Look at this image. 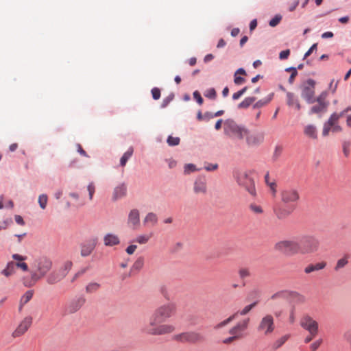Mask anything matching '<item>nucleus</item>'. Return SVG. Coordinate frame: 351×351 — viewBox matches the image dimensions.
<instances>
[{
  "label": "nucleus",
  "mask_w": 351,
  "mask_h": 351,
  "mask_svg": "<svg viewBox=\"0 0 351 351\" xmlns=\"http://www.w3.org/2000/svg\"><path fill=\"white\" fill-rule=\"evenodd\" d=\"M152 95L154 99L157 100L160 97V90L158 88H154L152 90Z\"/></svg>",
  "instance_id": "55"
},
{
  "label": "nucleus",
  "mask_w": 351,
  "mask_h": 351,
  "mask_svg": "<svg viewBox=\"0 0 351 351\" xmlns=\"http://www.w3.org/2000/svg\"><path fill=\"white\" fill-rule=\"evenodd\" d=\"M40 279H41V278H40L38 276V273L36 271H32L31 273V276H27L23 278V283L24 286L26 287H32Z\"/></svg>",
  "instance_id": "22"
},
{
  "label": "nucleus",
  "mask_w": 351,
  "mask_h": 351,
  "mask_svg": "<svg viewBox=\"0 0 351 351\" xmlns=\"http://www.w3.org/2000/svg\"><path fill=\"white\" fill-rule=\"evenodd\" d=\"M104 245L106 246H114L119 244L120 240L119 237L111 233L106 234L104 237Z\"/></svg>",
  "instance_id": "24"
},
{
  "label": "nucleus",
  "mask_w": 351,
  "mask_h": 351,
  "mask_svg": "<svg viewBox=\"0 0 351 351\" xmlns=\"http://www.w3.org/2000/svg\"><path fill=\"white\" fill-rule=\"evenodd\" d=\"M315 82L308 79L303 85L302 89V97L308 103L313 104L315 101Z\"/></svg>",
  "instance_id": "9"
},
{
  "label": "nucleus",
  "mask_w": 351,
  "mask_h": 351,
  "mask_svg": "<svg viewBox=\"0 0 351 351\" xmlns=\"http://www.w3.org/2000/svg\"><path fill=\"white\" fill-rule=\"evenodd\" d=\"M175 328L172 325H160L157 327L147 328L146 332L152 335H160L173 332Z\"/></svg>",
  "instance_id": "16"
},
{
  "label": "nucleus",
  "mask_w": 351,
  "mask_h": 351,
  "mask_svg": "<svg viewBox=\"0 0 351 351\" xmlns=\"http://www.w3.org/2000/svg\"><path fill=\"white\" fill-rule=\"evenodd\" d=\"M204 96L210 99H215L217 97L216 90L215 88H210L205 91Z\"/></svg>",
  "instance_id": "45"
},
{
  "label": "nucleus",
  "mask_w": 351,
  "mask_h": 351,
  "mask_svg": "<svg viewBox=\"0 0 351 351\" xmlns=\"http://www.w3.org/2000/svg\"><path fill=\"white\" fill-rule=\"evenodd\" d=\"M218 168L217 164H206L204 166V169L208 171H215Z\"/></svg>",
  "instance_id": "61"
},
{
  "label": "nucleus",
  "mask_w": 351,
  "mask_h": 351,
  "mask_svg": "<svg viewBox=\"0 0 351 351\" xmlns=\"http://www.w3.org/2000/svg\"><path fill=\"white\" fill-rule=\"evenodd\" d=\"M193 95L194 99L197 101L198 104L202 105L203 104L204 100L200 93L197 90H195Z\"/></svg>",
  "instance_id": "56"
},
{
  "label": "nucleus",
  "mask_w": 351,
  "mask_h": 351,
  "mask_svg": "<svg viewBox=\"0 0 351 351\" xmlns=\"http://www.w3.org/2000/svg\"><path fill=\"white\" fill-rule=\"evenodd\" d=\"M350 142L349 141H344L342 145L343 148V152L346 157H348L350 154Z\"/></svg>",
  "instance_id": "48"
},
{
  "label": "nucleus",
  "mask_w": 351,
  "mask_h": 351,
  "mask_svg": "<svg viewBox=\"0 0 351 351\" xmlns=\"http://www.w3.org/2000/svg\"><path fill=\"white\" fill-rule=\"evenodd\" d=\"M304 135L311 139H317V130L315 125L313 124H308L304 128Z\"/></svg>",
  "instance_id": "21"
},
{
  "label": "nucleus",
  "mask_w": 351,
  "mask_h": 351,
  "mask_svg": "<svg viewBox=\"0 0 351 351\" xmlns=\"http://www.w3.org/2000/svg\"><path fill=\"white\" fill-rule=\"evenodd\" d=\"M15 269H16L15 262L10 261V262L8 263L6 267L2 271L1 273L4 276L8 277L14 273Z\"/></svg>",
  "instance_id": "29"
},
{
  "label": "nucleus",
  "mask_w": 351,
  "mask_h": 351,
  "mask_svg": "<svg viewBox=\"0 0 351 351\" xmlns=\"http://www.w3.org/2000/svg\"><path fill=\"white\" fill-rule=\"evenodd\" d=\"M100 287V285L97 282H90L86 287V291L88 293L97 291Z\"/></svg>",
  "instance_id": "41"
},
{
  "label": "nucleus",
  "mask_w": 351,
  "mask_h": 351,
  "mask_svg": "<svg viewBox=\"0 0 351 351\" xmlns=\"http://www.w3.org/2000/svg\"><path fill=\"white\" fill-rule=\"evenodd\" d=\"M86 302V299L83 295L74 298L71 301L68 306V311L69 313L77 312Z\"/></svg>",
  "instance_id": "19"
},
{
  "label": "nucleus",
  "mask_w": 351,
  "mask_h": 351,
  "mask_svg": "<svg viewBox=\"0 0 351 351\" xmlns=\"http://www.w3.org/2000/svg\"><path fill=\"white\" fill-rule=\"evenodd\" d=\"M251 210L256 213H261L263 212L262 208L260 206L256 204H252L250 206Z\"/></svg>",
  "instance_id": "64"
},
{
  "label": "nucleus",
  "mask_w": 351,
  "mask_h": 351,
  "mask_svg": "<svg viewBox=\"0 0 351 351\" xmlns=\"http://www.w3.org/2000/svg\"><path fill=\"white\" fill-rule=\"evenodd\" d=\"M47 201H48V197H47V195L42 194V195H39L38 202L40 207L42 209H45L46 208Z\"/></svg>",
  "instance_id": "42"
},
{
  "label": "nucleus",
  "mask_w": 351,
  "mask_h": 351,
  "mask_svg": "<svg viewBox=\"0 0 351 351\" xmlns=\"http://www.w3.org/2000/svg\"><path fill=\"white\" fill-rule=\"evenodd\" d=\"M174 95L173 94L169 95L168 97H165L161 104L162 108H165L168 106V104L173 100Z\"/></svg>",
  "instance_id": "52"
},
{
  "label": "nucleus",
  "mask_w": 351,
  "mask_h": 351,
  "mask_svg": "<svg viewBox=\"0 0 351 351\" xmlns=\"http://www.w3.org/2000/svg\"><path fill=\"white\" fill-rule=\"evenodd\" d=\"M250 271L247 268H241L239 270V276L241 280H244L245 278L250 276Z\"/></svg>",
  "instance_id": "46"
},
{
  "label": "nucleus",
  "mask_w": 351,
  "mask_h": 351,
  "mask_svg": "<svg viewBox=\"0 0 351 351\" xmlns=\"http://www.w3.org/2000/svg\"><path fill=\"white\" fill-rule=\"evenodd\" d=\"M301 326L308 331L312 335H317L318 332V323L308 315H304L300 321Z\"/></svg>",
  "instance_id": "11"
},
{
  "label": "nucleus",
  "mask_w": 351,
  "mask_h": 351,
  "mask_svg": "<svg viewBox=\"0 0 351 351\" xmlns=\"http://www.w3.org/2000/svg\"><path fill=\"white\" fill-rule=\"evenodd\" d=\"M282 17L281 16L276 15L274 18H273L269 23L271 27L276 26L280 21Z\"/></svg>",
  "instance_id": "53"
},
{
  "label": "nucleus",
  "mask_w": 351,
  "mask_h": 351,
  "mask_svg": "<svg viewBox=\"0 0 351 351\" xmlns=\"http://www.w3.org/2000/svg\"><path fill=\"white\" fill-rule=\"evenodd\" d=\"M250 322V319H245L242 322H238L234 327L231 328L228 332L232 335H239V339L243 337V332H244Z\"/></svg>",
  "instance_id": "17"
},
{
  "label": "nucleus",
  "mask_w": 351,
  "mask_h": 351,
  "mask_svg": "<svg viewBox=\"0 0 351 351\" xmlns=\"http://www.w3.org/2000/svg\"><path fill=\"white\" fill-rule=\"evenodd\" d=\"M140 217V213L138 210L137 209H132L128 215L129 219H138Z\"/></svg>",
  "instance_id": "50"
},
{
  "label": "nucleus",
  "mask_w": 351,
  "mask_h": 351,
  "mask_svg": "<svg viewBox=\"0 0 351 351\" xmlns=\"http://www.w3.org/2000/svg\"><path fill=\"white\" fill-rule=\"evenodd\" d=\"M272 97H273V94H270L267 98H265L263 99H261V100L258 101L253 106L254 108H261V107L267 105L272 99Z\"/></svg>",
  "instance_id": "37"
},
{
  "label": "nucleus",
  "mask_w": 351,
  "mask_h": 351,
  "mask_svg": "<svg viewBox=\"0 0 351 351\" xmlns=\"http://www.w3.org/2000/svg\"><path fill=\"white\" fill-rule=\"evenodd\" d=\"M287 104L289 106H295V108H297V110L300 109V105L298 103V100L296 99L293 93H287Z\"/></svg>",
  "instance_id": "30"
},
{
  "label": "nucleus",
  "mask_w": 351,
  "mask_h": 351,
  "mask_svg": "<svg viewBox=\"0 0 351 351\" xmlns=\"http://www.w3.org/2000/svg\"><path fill=\"white\" fill-rule=\"evenodd\" d=\"M290 303L302 304L305 302V297L300 293L294 291H289V299L287 300Z\"/></svg>",
  "instance_id": "23"
},
{
  "label": "nucleus",
  "mask_w": 351,
  "mask_h": 351,
  "mask_svg": "<svg viewBox=\"0 0 351 351\" xmlns=\"http://www.w3.org/2000/svg\"><path fill=\"white\" fill-rule=\"evenodd\" d=\"M258 304V300H256L250 304H248L245 306L242 310L238 311L237 312L234 313V314H237V316L238 315H247L252 309H253L257 304Z\"/></svg>",
  "instance_id": "31"
},
{
  "label": "nucleus",
  "mask_w": 351,
  "mask_h": 351,
  "mask_svg": "<svg viewBox=\"0 0 351 351\" xmlns=\"http://www.w3.org/2000/svg\"><path fill=\"white\" fill-rule=\"evenodd\" d=\"M33 294L34 291L32 290L26 291L21 299L20 302L21 303V306L27 304L32 298Z\"/></svg>",
  "instance_id": "40"
},
{
  "label": "nucleus",
  "mask_w": 351,
  "mask_h": 351,
  "mask_svg": "<svg viewBox=\"0 0 351 351\" xmlns=\"http://www.w3.org/2000/svg\"><path fill=\"white\" fill-rule=\"evenodd\" d=\"M322 343V339H321L313 342L310 346L311 351H316V350L320 346Z\"/></svg>",
  "instance_id": "59"
},
{
  "label": "nucleus",
  "mask_w": 351,
  "mask_h": 351,
  "mask_svg": "<svg viewBox=\"0 0 351 351\" xmlns=\"http://www.w3.org/2000/svg\"><path fill=\"white\" fill-rule=\"evenodd\" d=\"M281 202L286 205L280 206L274 209L276 217L279 219L288 218L295 209V205L300 199V195L296 189L287 188L280 192Z\"/></svg>",
  "instance_id": "1"
},
{
  "label": "nucleus",
  "mask_w": 351,
  "mask_h": 351,
  "mask_svg": "<svg viewBox=\"0 0 351 351\" xmlns=\"http://www.w3.org/2000/svg\"><path fill=\"white\" fill-rule=\"evenodd\" d=\"M267 186L269 188V190L273 197H276L277 193V184L275 180H272L271 182L267 184Z\"/></svg>",
  "instance_id": "43"
},
{
  "label": "nucleus",
  "mask_w": 351,
  "mask_h": 351,
  "mask_svg": "<svg viewBox=\"0 0 351 351\" xmlns=\"http://www.w3.org/2000/svg\"><path fill=\"white\" fill-rule=\"evenodd\" d=\"M326 92H323L319 95V96L317 99H315V101L317 102V104L314 105L311 108L310 110V114H318L326 111L328 105V103L326 101Z\"/></svg>",
  "instance_id": "13"
},
{
  "label": "nucleus",
  "mask_w": 351,
  "mask_h": 351,
  "mask_svg": "<svg viewBox=\"0 0 351 351\" xmlns=\"http://www.w3.org/2000/svg\"><path fill=\"white\" fill-rule=\"evenodd\" d=\"M348 258L349 255L346 254L343 258L339 259L335 267H334V269L337 271L340 269L343 268L348 263Z\"/></svg>",
  "instance_id": "34"
},
{
  "label": "nucleus",
  "mask_w": 351,
  "mask_h": 351,
  "mask_svg": "<svg viewBox=\"0 0 351 351\" xmlns=\"http://www.w3.org/2000/svg\"><path fill=\"white\" fill-rule=\"evenodd\" d=\"M299 252L301 254H311L315 252L319 247V241L313 236H304L299 241Z\"/></svg>",
  "instance_id": "5"
},
{
  "label": "nucleus",
  "mask_w": 351,
  "mask_h": 351,
  "mask_svg": "<svg viewBox=\"0 0 351 351\" xmlns=\"http://www.w3.org/2000/svg\"><path fill=\"white\" fill-rule=\"evenodd\" d=\"M317 43L313 44L311 47V48L306 52V53L304 54V58H307L313 53V51L317 50Z\"/></svg>",
  "instance_id": "63"
},
{
  "label": "nucleus",
  "mask_w": 351,
  "mask_h": 351,
  "mask_svg": "<svg viewBox=\"0 0 351 351\" xmlns=\"http://www.w3.org/2000/svg\"><path fill=\"white\" fill-rule=\"evenodd\" d=\"M15 267L16 268H21L24 271H27L29 269L27 264L24 262L15 263Z\"/></svg>",
  "instance_id": "57"
},
{
  "label": "nucleus",
  "mask_w": 351,
  "mask_h": 351,
  "mask_svg": "<svg viewBox=\"0 0 351 351\" xmlns=\"http://www.w3.org/2000/svg\"><path fill=\"white\" fill-rule=\"evenodd\" d=\"M176 307L173 304H165L157 308L150 317L149 324L151 326H156L159 324L165 322L175 312Z\"/></svg>",
  "instance_id": "2"
},
{
  "label": "nucleus",
  "mask_w": 351,
  "mask_h": 351,
  "mask_svg": "<svg viewBox=\"0 0 351 351\" xmlns=\"http://www.w3.org/2000/svg\"><path fill=\"white\" fill-rule=\"evenodd\" d=\"M183 247V243L181 242L176 243L171 249V252L173 254L180 252Z\"/></svg>",
  "instance_id": "51"
},
{
  "label": "nucleus",
  "mask_w": 351,
  "mask_h": 351,
  "mask_svg": "<svg viewBox=\"0 0 351 351\" xmlns=\"http://www.w3.org/2000/svg\"><path fill=\"white\" fill-rule=\"evenodd\" d=\"M289 54H290L289 49L282 51L279 54V58L281 60L287 59V58H288Z\"/></svg>",
  "instance_id": "62"
},
{
  "label": "nucleus",
  "mask_w": 351,
  "mask_h": 351,
  "mask_svg": "<svg viewBox=\"0 0 351 351\" xmlns=\"http://www.w3.org/2000/svg\"><path fill=\"white\" fill-rule=\"evenodd\" d=\"M34 267L40 278L44 277L52 267V261L47 256H40L34 262Z\"/></svg>",
  "instance_id": "7"
},
{
  "label": "nucleus",
  "mask_w": 351,
  "mask_h": 351,
  "mask_svg": "<svg viewBox=\"0 0 351 351\" xmlns=\"http://www.w3.org/2000/svg\"><path fill=\"white\" fill-rule=\"evenodd\" d=\"M143 265H144V258L143 256H140L136 259V261L133 264V265L131 268V270L132 271H133V270L139 271L143 267Z\"/></svg>",
  "instance_id": "39"
},
{
  "label": "nucleus",
  "mask_w": 351,
  "mask_h": 351,
  "mask_svg": "<svg viewBox=\"0 0 351 351\" xmlns=\"http://www.w3.org/2000/svg\"><path fill=\"white\" fill-rule=\"evenodd\" d=\"M244 139L247 145L251 147L258 146L264 141V134L261 132H252L247 129V134L245 136Z\"/></svg>",
  "instance_id": "15"
},
{
  "label": "nucleus",
  "mask_w": 351,
  "mask_h": 351,
  "mask_svg": "<svg viewBox=\"0 0 351 351\" xmlns=\"http://www.w3.org/2000/svg\"><path fill=\"white\" fill-rule=\"evenodd\" d=\"M152 236V233H151L149 235H140L138 236L134 241L140 244H145L149 241Z\"/></svg>",
  "instance_id": "44"
},
{
  "label": "nucleus",
  "mask_w": 351,
  "mask_h": 351,
  "mask_svg": "<svg viewBox=\"0 0 351 351\" xmlns=\"http://www.w3.org/2000/svg\"><path fill=\"white\" fill-rule=\"evenodd\" d=\"M275 250L288 256L299 252V243L296 241H281L276 243Z\"/></svg>",
  "instance_id": "6"
},
{
  "label": "nucleus",
  "mask_w": 351,
  "mask_h": 351,
  "mask_svg": "<svg viewBox=\"0 0 351 351\" xmlns=\"http://www.w3.org/2000/svg\"><path fill=\"white\" fill-rule=\"evenodd\" d=\"M342 128L337 123L335 116H330L327 121L324 123L322 134L324 137L329 135L330 132L333 133L339 132Z\"/></svg>",
  "instance_id": "10"
},
{
  "label": "nucleus",
  "mask_w": 351,
  "mask_h": 351,
  "mask_svg": "<svg viewBox=\"0 0 351 351\" xmlns=\"http://www.w3.org/2000/svg\"><path fill=\"white\" fill-rule=\"evenodd\" d=\"M278 298H282L285 300L289 299V290H281L279 291L271 296V300H276Z\"/></svg>",
  "instance_id": "32"
},
{
  "label": "nucleus",
  "mask_w": 351,
  "mask_h": 351,
  "mask_svg": "<svg viewBox=\"0 0 351 351\" xmlns=\"http://www.w3.org/2000/svg\"><path fill=\"white\" fill-rule=\"evenodd\" d=\"M98 242L97 237H92L80 244V254L82 257H86L91 254Z\"/></svg>",
  "instance_id": "14"
},
{
  "label": "nucleus",
  "mask_w": 351,
  "mask_h": 351,
  "mask_svg": "<svg viewBox=\"0 0 351 351\" xmlns=\"http://www.w3.org/2000/svg\"><path fill=\"white\" fill-rule=\"evenodd\" d=\"M127 193V186L124 183H121L117 186L112 193V199L117 200L126 195Z\"/></svg>",
  "instance_id": "20"
},
{
  "label": "nucleus",
  "mask_w": 351,
  "mask_h": 351,
  "mask_svg": "<svg viewBox=\"0 0 351 351\" xmlns=\"http://www.w3.org/2000/svg\"><path fill=\"white\" fill-rule=\"evenodd\" d=\"M73 266V263L70 261H68L64 263V265L61 267L58 271H56L58 274H60L62 279L66 277L69 271L71 269Z\"/></svg>",
  "instance_id": "27"
},
{
  "label": "nucleus",
  "mask_w": 351,
  "mask_h": 351,
  "mask_svg": "<svg viewBox=\"0 0 351 351\" xmlns=\"http://www.w3.org/2000/svg\"><path fill=\"white\" fill-rule=\"evenodd\" d=\"M258 331L264 332L265 335L271 333L274 330V318L271 315L263 317L258 326Z\"/></svg>",
  "instance_id": "12"
},
{
  "label": "nucleus",
  "mask_w": 351,
  "mask_h": 351,
  "mask_svg": "<svg viewBox=\"0 0 351 351\" xmlns=\"http://www.w3.org/2000/svg\"><path fill=\"white\" fill-rule=\"evenodd\" d=\"M62 280V279L60 274H58L56 271H53L47 276V282L49 285H54L59 282Z\"/></svg>",
  "instance_id": "28"
},
{
  "label": "nucleus",
  "mask_w": 351,
  "mask_h": 351,
  "mask_svg": "<svg viewBox=\"0 0 351 351\" xmlns=\"http://www.w3.org/2000/svg\"><path fill=\"white\" fill-rule=\"evenodd\" d=\"M224 133L232 139L243 140L247 134V128L237 124L232 119H228L224 123Z\"/></svg>",
  "instance_id": "3"
},
{
  "label": "nucleus",
  "mask_w": 351,
  "mask_h": 351,
  "mask_svg": "<svg viewBox=\"0 0 351 351\" xmlns=\"http://www.w3.org/2000/svg\"><path fill=\"white\" fill-rule=\"evenodd\" d=\"M237 317V314H232V315H230L228 318H227L226 319L219 322V324H217V325L215 326V329H220L224 326H226V325H228V324H230L231 322H232L234 319H236Z\"/></svg>",
  "instance_id": "36"
},
{
  "label": "nucleus",
  "mask_w": 351,
  "mask_h": 351,
  "mask_svg": "<svg viewBox=\"0 0 351 351\" xmlns=\"http://www.w3.org/2000/svg\"><path fill=\"white\" fill-rule=\"evenodd\" d=\"M32 323V318L30 316L26 317L19 325L17 328L13 332L14 337H19L23 335L29 328Z\"/></svg>",
  "instance_id": "18"
},
{
  "label": "nucleus",
  "mask_w": 351,
  "mask_h": 351,
  "mask_svg": "<svg viewBox=\"0 0 351 351\" xmlns=\"http://www.w3.org/2000/svg\"><path fill=\"white\" fill-rule=\"evenodd\" d=\"M133 152H134V149H133V147H130L128 150L127 152H125L123 156L121 158V160H120V165L122 166V167H124L128 160H129V158L132 156L133 154Z\"/></svg>",
  "instance_id": "33"
},
{
  "label": "nucleus",
  "mask_w": 351,
  "mask_h": 351,
  "mask_svg": "<svg viewBox=\"0 0 351 351\" xmlns=\"http://www.w3.org/2000/svg\"><path fill=\"white\" fill-rule=\"evenodd\" d=\"M197 169L195 166L193 164H187L184 166V173H189L191 172L196 171Z\"/></svg>",
  "instance_id": "54"
},
{
  "label": "nucleus",
  "mask_w": 351,
  "mask_h": 351,
  "mask_svg": "<svg viewBox=\"0 0 351 351\" xmlns=\"http://www.w3.org/2000/svg\"><path fill=\"white\" fill-rule=\"evenodd\" d=\"M173 339L182 343H196L204 341V337L196 332H185L174 335Z\"/></svg>",
  "instance_id": "8"
},
{
  "label": "nucleus",
  "mask_w": 351,
  "mask_h": 351,
  "mask_svg": "<svg viewBox=\"0 0 351 351\" xmlns=\"http://www.w3.org/2000/svg\"><path fill=\"white\" fill-rule=\"evenodd\" d=\"M288 337L287 336H283L279 339H278L274 345L275 349H278L281 347L287 340Z\"/></svg>",
  "instance_id": "49"
},
{
  "label": "nucleus",
  "mask_w": 351,
  "mask_h": 351,
  "mask_svg": "<svg viewBox=\"0 0 351 351\" xmlns=\"http://www.w3.org/2000/svg\"><path fill=\"white\" fill-rule=\"evenodd\" d=\"M234 177L237 184L244 188L250 195L255 196L256 188L254 180L250 176L246 171H237L234 172Z\"/></svg>",
  "instance_id": "4"
},
{
  "label": "nucleus",
  "mask_w": 351,
  "mask_h": 351,
  "mask_svg": "<svg viewBox=\"0 0 351 351\" xmlns=\"http://www.w3.org/2000/svg\"><path fill=\"white\" fill-rule=\"evenodd\" d=\"M180 138L179 137H174L172 136H169L167 138V142L169 146H176L179 145L180 143Z\"/></svg>",
  "instance_id": "47"
},
{
  "label": "nucleus",
  "mask_w": 351,
  "mask_h": 351,
  "mask_svg": "<svg viewBox=\"0 0 351 351\" xmlns=\"http://www.w3.org/2000/svg\"><path fill=\"white\" fill-rule=\"evenodd\" d=\"M256 97H246L243 101H241L238 107L239 108H248L254 101H255Z\"/></svg>",
  "instance_id": "38"
},
{
  "label": "nucleus",
  "mask_w": 351,
  "mask_h": 351,
  "mask_svg": "<svg viewBox=\"0 0 351 351\" xmlns=\"http://www.w3.org/2000/svg\"><path fill=\"white\" fill-rule=\"evenodd\" d=\"M326 263L324 261L317 263L315 264H309L304 268V272L307 274L314 271L323 269L326 267Z\"/></svg>",
  "instance_id": "25"
},
{
  "label": "nucleus",
  "mask_w": 351,
  "mask_h": 351,
  "mask_svg": "<svg viewBox=\"0 0 351 351\" xmlns=\"http://www.w3.org/2000/svg\"><path fill=\"white\" fill-rule=\"evenodd\" d=\"M237 317V314H232V315H230L228 318H227L226 319L219 322V324H217V325L215 326V329H220L224 326H226V325H228V324H230L231 322H232L234 319H236Z\"/></svg>",
  "instance_id": "35"
},
{
  "label": "nucleus",
  "mask_w": 351,
  "mask_h": 351,
  "mask_svg": "<svg viewBox=\"0 0 351 351\" xmlns=\"http://www.w3.org/2000/svg\"><path fill=\"white\" fill-rule=\"evenodd\" d=\"M194 191L197 194H204L206 192V182L199 179L197 180L194 184Z\"/></svg>",
  "instance_id": "26"
},
{
  "label": "nucleus",
  "mask_w": 351,
  "mask_h": 351,
  "mask_svg": "<svg viewBox=\"0 0 351 351\" xmlns=\"http://www.w3.org/2000/svg\"><path fill=\"white\" fill-rule=\"evenodd\" d=\"M95 188L93 183H90L88 186V191L89 193V199L91 200L93 199V194L95 193Z\"/></svg>",
  "instance_id": "60"
},
{
  "label": "nucleus",
  "mask_w": 351,
  "mask_h": 351,
  "mask_svg": "<svg viewBox=\"0 0 351 351\" xmlns=\"http://www.w3.org/2000/svg\"><path fill=\"white\" fill-rule=\"evenodd\" d=\"M239 339V335H232L231 337H229L226 339H224L223 340V343L224 344H230L231 343L232 341L237 340Z\"/></svg>",
  "instance_id": "58"
}]
</instances>
